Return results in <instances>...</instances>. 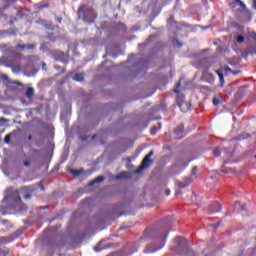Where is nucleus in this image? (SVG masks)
<instances>
[{"instance_id":"obj_1","label":"nucleus","mask_w":256,"mask_h":256,"mask_svg":"<svg viewBox=\"0 0 256 256\" xmlns=\"http://www.w3.org/2000/svg\"><path fill=\"white\" fill-rule=\"evenodd\" d=\"M163 247H165V237L160 236L152 244L147 246V253H155L159 249H163Z\"/></svg>"},{"instance_id":"obj_2","label":"nucleus","mask_w":256,"mask_h":256,"mask_svg":"<svg viewBox=\"0 0 256 256\" xmlns=\"http://www.w3.org/2000/svg\"><path fill=\"white\" fill-rule=\"evenodd\" d=\"M151 157H153V151H150L145 156L139 170H137L136 173H141V171H143V169H147V167H149V165H151L153 163V160H151Z\"/></svg>"},{"instance_id":"obj_3","label":"nucleus","mask_w":256,"mask_h":256,"mask_svg":"<svg viewBox=\"0 0 256 256\" xmlns=\"http://www.w3.org/2000/svg\"><path fill=\"white\" fill-rule=\"evenodd\" d=\"M231 6L239 7V9L245 10V3H243L241 0H234Z\"/></svg>"},{"instance_id":"obj_4","label":"nucleus","mask_w":256,"mask_h":256,"mask_svg":"<svg viewBox=\"0 0 256 256\" xmlns=\"http://www.w3.org/2000/svg\"><path fill=\"white\" fill-rule=\"evenodd\" d=\"M179 107L183 113H187V111H189V109H191V105H189V103H187V102L180 103Z\"/></svg>"},{"instance_id":"obj_5","label":"nucleus","mask_w":256,"mask_h":256,"mask_svg":"<svg viewBox=\"0 0 256 256\" xmlns=\"http://www.w3.org/2000/svg\"><path fill=\"white\" fill-rule=\"evenodd\" d=\"M218 211H221V205L219 203H214L210 206V213H217Z\"/></svg>"},{"instance_id":"obj_6","label":"nucleus","mask_w":256,"mask_h":256,"mask_svg":"<svg viewBox=\"0 0 256 256\" xmlns=\"http://www.w3.org/2000/svg\"><path fill=\"white\" fill-rule=\"evenodd\" d=\"M187 165H189V162L185 163L183 160H181L178 163H176L174 167H177L180 171H183V169H185Z\"/></svg>"},{"instance_id":"obj_7","label":"nucleus","mask_w":256,"mask_h":256,"mask_svg":"<svg viewBox=\"0 0 256 256\" xmlns=\"http://www.w3.org/2000/svg\"><path fill=\"white\" fill-rule=\"evenodd\" d=\"M131 177V173L129 172H121L116 176V179H129Z\"/></svg>"},{"instance_id":"obj_8","label":"nucleus","mask_w":256,"mask_h":256,"mask_svg":"<svg viewBox=\"0 0 256 256\" xmlns=\"http://www.w3.org/2000/svg\"><path fill=\"white\" fill-rule=\"evenodd\" d=\"M16 49H35V45H33V44H28V45L19 44V45L16 46Z\"/></svg>"},{"instance_id":"obj_9","label":"nucleus","mask_w":256,"mask_h":256,"mask_svg":"<svg viewBox=\"0 0 256 256\" xmlns=\"http://www.w3.org/2000/svg\"><path fill=\"white\" fill-rule=\"evenodd\" d=\"M105 180L103 176L97 177L95 180L89 183V187H93L94 183H101Z\"/></svg>"},{"instance_id":"obj_10","label":"nucleus","mask_w":256,"mask_h":256,"mask_svg":"<svg viewBox=\"0 0 256 256\" xmlns=\"http://www.w3.org/2000/svg\"><path fill=\"white\" fill-rule=\"evenodd\" d=\"M203 77L204 79H206V81L208 83H213L215 81V79L213 78V76L210 74V75H207V73H204L203 74Z\"/></svg>"},{"instance_id":"obj_11","label":"nucleus","mask_w":256,"mask_h":256,"mask_svg":"<svg viewBox=\"0 0 256 256\" xmlns=\"http://www.w3.org/2000/svg\"><path fill=\"white\" fill-rule=\"evenodd\" d=\"M34 93H35V90H33V88H27L26 97H28V99H31V97H33Z\"/></svg>"},{"instance_id":"obj_12","label":"nucleus","mask_w":256,"mask_h":256,"mask_svg":"<svg viewBox=\"0 0 256 256\" xmlns=\"http://www.w3.org/2000/svg\"><path fill=\"white\" fill-rule=\"evenodd\" d=\"M70 173H72V175L74 177H79V175H81V173H83V170H75V169H69Z\"/></svg>"},{"instance_id":"obj_13","label":"nucleus","mask_w":256,"mask_h":256,"mask_svg":"<svg viewBox=\"0 0 256 256\" xmlns=\"http://www.w3.org/2000/svg\"><path fill=\"white\" fill-rule=\"evenodd\" d=\"M176 135H178L179 139H181V137H183V126H179L176 130H175Z\"/></svg>"},{"instance_id":"obj_14","label":"nucleus","mask_w":256,"mask_h":256,"mask_svg":"<svg viewBox=\"0 0 256 256\" xmlns=\"http://www.w3.org/2000/svg\"><path fill=\"white\" fill-rule=\"evenodd\" d=\"M223 71H225L226 73H232V75H238V73H239V71L231 70V68H229L228 66L224 67Z\"/></svg>"},{"instance_id":"obj_15","label":"nucleus","mask_w":256,"mask_h":256,"mask_svg":"<svg viewBox=\"0 0 256 256\" xmlns=\"http://www.w3.org/2000/svg\"><path fill=\"white\" fill-rule=\"evenodd\" d=\"M216 73H217V75H218V77L220 79L221 85H223L225 83V78L223 77V72L217 70Z\"/></svg>"},{"instance_id":"obj_16","label":"nucleus","mask_w":256,"mask_h":256,"mask_svg":"<svg viewBox=\"0 0 256 256\" xmlns=\"http://www.w3.org/2000/svg\"><path fill=\"white\" fill-rule=\"evenodd\" d=\"M73 79H74V81H83L84 75L81 74V73L80 74H76V75H74Z\"/></svg>"},{"instance_id":"obj_17","label":"nucleus","mask_w":256,"mask_h":256,"mask_svg":"<svg viewBox=\"0 0 256 256\" xmlns=\"http://www.w3.org/2000/svg\"><path fill=\"white\" fill-rule=\"evenodd\" d=\"M181 87V82H178L176 87L174 88V93H180L181 89H179Z\"/></svg>"},{"instance_id":"obj_18","label":"nucleus","mask_w":256,"mask_h":256,"mask_svg":"<svg viewBox=\"0 0 256 256\" xmlns=\"http://www.w3.org/2000/svg\"><path fill=\"white\" fill-rule=\"evenodd\" d=\"M236 41L237 43H243V41H245V38L242 35H240L236 38Z\"/></svg>"},{"instance_id":"obj_19","label":"nucleus","mask_w":256,"mask_h":256,"mask_svg":"<svg viewBox=\"0 0 256 256\" xmlns=\"http://www.w3.org/2000/svg\"><path fill=\"white\" fill-rule=\"evenodd\" d=\"M213 153H214L215 157H219V155H221V150L216 149V150H214Z\"/></svg>"},{"instance_id":"obj_20","label":"nucleus","mask_w":256,"mask_h":256,"mask_svg":"<svg viewBox=\"0 0 256 256\" xmlns=\"http://www.w3.org/2000/svg\"><path fill=\"white\" fill-rule=\"evenodd\" d=\"M5 143H9L11 141V137L9 135L4 138Z\"/></svg>"},{"instance_id":"obj_21","label":"nucleus","mask_w":256,"mask_h":256,"mask_svg":"<svg viewBox=\"0 0 256 256\" xmlns=\"http://www.w3.org/2000/svg\"><path fill=\"white\" fill-rule=\"evenodd\" d=\"M23 189V191H26V192H28L29 193V191H33V188L32 187H24V188H22Z\"/></svg>"},{"instance_id":"obj_22","label":"nucleus","mask_w":256,"mask_h":256,"mask_svg":"<svg viewBox=\"0 0 256 256\" xmlns=\"http://www.w3.org/2000/svg\"><path fill=\"white\" fill-rule=\"evenodd\" d=\"M213 104H214L215 106L219 105V99L214 98V100H213Z\"/></svg>"},{"instance_id":"obj_23","label":"nucleus","mask_w":256,"mask_h":256,"mask_svg":"<svg viewBox=\"0 0 256 256\" xmlns=\"http://www.w3.org/2000/svg\"><path fill=\"white\" fill-rule=\"evenodd\" d=\"M157 134V128H154L152 131H151V135H156Z\"/></svg>"},{"instance_id":"obj_24","label":"nucleus","mask_w":256,"mask_h":256,"mask_svg":"<svg viewBox=\"0 0 256 256\" xmlns=\"http://www.w3.org/2000/svg\"><path fill=\"white\" fill-rule=\"evenodd\" d=\"M192 175H197V167H195L192 171Z\"/></svg>"},{"instance_id":"obj_25","label":"nucleus","mask_w":256,"mask_h":256,"mask_svg":"<svg viewBox=\"0 0 256 256\" xmlns=\"http://www.w3.org/2000/svg\"><path fill=\"white\" fill-rule=\"evenodd\" d=\"M94 251H95L96 253H99V251H101V249H99V247L95 246V247H94Z\"/></svg>"},{"instance_id":"obj_26","label":"nucleus","mask_w":256,"mask_h":256,"mask_svg":"<svg viewBox=\"0 0 256 256\" xmlns=\"http://www.w3.org/2000/svg\"><path fill=\"white\" fill-rule=\"evenodd\" d=\"M24 199H31V195L29 194L24 195Z\"/></svg>"},{"instance_id":"obj_27","label":"nucleus","mask_w":256,"mask_h":256,"mask_svg":"<svg viewBox=\"0 0 256 256\" xmlns=\"http://www.w3.org/2000/svg\"><path fill=\"white\" fill-rule=\"evenodd\" d=\"M252 7H253V9H256V0H253Z\"/></svg>"},{"instance_id":"obj_28","label":"nucleus","mask_w":256,"mask_h":256,"mask_svg":"<svg viewBox=\"0 0 256 256\" xmlns=\"http://www.w3.org/2000/svg\"><path fill=\"white\" fill-rule=\"evenodd\" d=\"M25 167H29V162L24 163Z\"/></svg>"},{"instance_id":"obj_29","label":"nucleus","mask_w":256,"mask_h":256,"mask_svg":"<svg viewBox=\"0 0 256 256\" xmlns=\"http://www.w3.org/2000/svg\"><path fill=\"white\" fill-rule=\"evenodd\" d=\"M250 55H254V53L256 54V51L253 52V51H249Z\"/></svg>"},{"instance_id":"obj_30","label":"nucleus","mask_w":256,"mask_h":256,"mask_svg":"<svg viewBox=\"0 0 256 256\" xmlns=\"http://www.w3.org/2000/svg\"><path fill=\"white\" fill-rule=\"evenodd\" d=\"M16 85H22L21 82H14Z\"/></svg>"},{"instance_id":"obj_31","label":"nucleus","mask_w":256,"mask_h":256,"mask_svg":"<svg viewBox=\"0 0 256 256\" xmlns=\"http://www.w3.org/2000/svg\"><path fill=\"white\" fill-rule=\"evenodd\" d=\"M182 46H183V44H181V43L178 42V47H182Z\"/></svg>"},{"instance_id":"obj_32","label":"nucleus","mask_w":256,"mask_h":256,"mask_svg":"<svg viewBox=\"0 0 256 256\" xmlns=\"http://www.w3.org/2000/svg\"><path fill=\"white\" fill-rule=\"evenodd\" d=\"M170 193H171V192H170V191H168V192H167V195H170Z\"/></svg>"},{"instance_id":"obj_33","label":"nucleus","mask_w":256,"mask_h":256,"mask_svg":"<svg viewBox=\"0 0 256 256\" xmlns=\"http://www.w3.org/2000/svg\"><path fill=\"white\" fill-rule=\"evenodd\" d=\"M59 23H61V19H58Z\"/></svg>"},{"instance_id":"obj_34","label":"nucleus","mask_w":256,"mask_h":256,"mask_svg":"<svg viewBox=\"0 0 256 256\" xmlns=\"http://www.w3.org/2000/svg\"><path fill=\"white\" fill-rule=\"evenodd\" d=\"M158 129H161V124L159 125V128Z\"/></svg>"},{"instance_id":"obj_35","label":"nucleus","mask_w":256,"mask_h":256,"mask_svg":"<svg viewBox=\"0 0 256 256\" xmlns=\"http://www.w3.org/2000/svg\"><path fill=\"white\" fill-rule=\"evenodd\" d=\"M0 121H3V118H0Z\"/></svg>"},{"instance_id":"obj_36","label":"nucleus","mask_w":256,"mask_h":256,"mask_svg":"<svg viewBox=\"0 0 256 256\" xmlns=\"http://www.w3.org/2000/svg\"><path fill=\"white\" fill-rule=\"evenodd\" d=\"M255 159H256V155H255Z\"/></svg>"}]
</instances>
